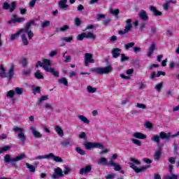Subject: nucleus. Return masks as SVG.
Returning <instances> with one entry per match:
<instances>
[{
	"label": "nucleus",
	"mask_w": 179,
	"mask_h": 179,
	"mask_svg": "<svg viewBox=\"0 0 179 179\" xmlns=\"http://www.w3.org/2000/svg\"><path fill=\"white\" fill-rule=\"evenodd\" d=\"M138 16L143 22H148V20H149V15L145 10H141L138 13Z\"/></svg>",
	"instance_id": "nucleus-17"
},
{
	"label": "nucleus",
	"mask_w": 179,
	"mask_h": 179,
	"mask_svg": "<svg viewBox=\"0 0 179 179\" xmlns=\"http://www.w3.org/2000/svg\"><path fill=\"white\" fill-rule=\"evenodd\" d=\"M161 156H162V147L160 145H158V149L157 150V152L155 154L154 160H155V162H159V160H160Z\"/></svg>",
	"instance_id": "nucleus-21"
},
{
	"label": "nucleus",
	"mask_w": 179,
	"mask_h": 179,
	"mask_svg": "<svg viewBox=\"0 0 179 179\" xmlns=\"http://www.w3.org/2000/svg\"><path fill=\"white\" fill-rule=\"evenodd\" d=\"M164 179H178V176L174 173H171V176H166Z\"/></svg>",
	"instance_id": "nucleus-41"
},
{
	"label": "nucleus",
	"mask_w": 179,
	"mask_h": 179,
	"mask_svg": "<svg viewBox=\"0 0 179 179\" xmlns=\"http://www.w3.org/2000/svg\"><path fill=\"white\" fill-rule=\"evenodd\" d=\"M13 17L15 20V23H22L26 20V18L24 17H17L16 18V15H13Z\"/></svg>",
	"instance_id": "nucleus-37"
},
{
	"label": "nucleus",
	"mask_w": 179,
	"mask_h": 179,
	"mask_svg": "<svg viewBox=\"0 0 179 179\" xmlns=\"http://www.w3.org/2000/svg\"><path fill=\"white\" fill-rule=\"evenodd\" d=\"M78 120H80V122H83V124H86L87 125H89L90 124V120L87 119L85 115H80L78 116Z\"/></svg>",
	"instance_id": "nucleus-24"
},
{
	"label": "nucleus",
	"mask_w": 179,
	"mask_h": 179,
	"mask_svg": "<svg viewBox=\"0 0 179 179\" xmlns=\"http://www.w3.org/2000/svg\"><path fill=\"white\" fill-rule=\"evenodd\" d=\"M170 7V1H166L164 4V10H169V8Z\"/></svg>",
	"instance_id": "nucleus-55"
},
{
	"label": "nucleus",
	"mask_w": 179,
	"mask_h": 179,
	"mask_svg": "<svg viewBox=\"0 0 179 179\" xmlns=\"http://www.w3.org/2000/svg\"><path fill=\"white\" fill-rule=\"evenodd\" d=\"M43 159H52L56 163H62L63 162L62 158L59 156H55L54 153L52 152L45 155H39L35 157V160H41Z\"/></svg>",
	"instance_id": "nucleus-8"
},
{
	"label": "nucleus",
	"mask_w": 179,
	"mask_h": 179,
	"mask_svg": "<svg viewBox=\"0 0 179 179\" xmlns=\"http://www.w3.org/2000/svg\"><path fill=\"white\" fill-rule=\"evenodd\" d=\"M134 45H135V43L131 42V43L124 44V48L125 50H129V48H134Z\"/></svg>",
	"instance_id": "nucleus-39"
},
{
	"label": "nucleus",
	"mask_w": 179,
	"mask_h": 179,
	"mask_svg": "<svg viewBox=\"0 0 179 179\" xmlns=\"http://www.w3.org/2000/svg\"><path fill=\"white\" fill-rule=\"evenodd\" d=\"M115 177V173L109 174L106 176V179H114Z\"/></svg>",
	"instance_id": "nucleus-60"
},
{
	"label": "nucleus",
	"mask_w": 179,
	"mask_h": 179,
	"mask_svg": "<svg viewBox=\"0 0 179 179\" xmlns=\"http://www.w3.org/2000/svg\"><path fill=\"white\" fill-rule=\"evenodd\" d=\"M14 132H19L17 135V138L20 140L22 145L26 143V134L24 133L26 131L23 128L15 127L13 128Z\"/></svg>",
	"instance_id": "nucleus-9"
},
{
	"label": "nucleus",
	"mask_w": 179,
	"mask_h": 179,
	"mask_svg": "<svg viewBox=\"0 0 179 179\" xmlns=\"http://www.w3.org/2000/svg\"><path fill=\"white\" fill-rule=\"evenodd\" d=\"M76 151L79 155H81V156H85V155H86V152H85V150H82V148H80V147H77L76 148Z\"/></svg>",
	"instance_id": "nucleus-36"
},
{
	"label": "nucleus",
	"mask_w": 179,
	"mask_h": 179,
	"mask_svg": "<svg viewBox=\"0 0 179 179\" xmlns=\"http://www.w3.org/2000/svg\"><path fill=\"white\" fill-rule=\"evenodd\" d=\"M83 38H92V40H96V35L92 32H83L77 36L78 41H82Z\"/></svg>",
	"instance_id": "nucleus-13"
},
{
	"label": "nucleus",
	"mask_w": 179,
	"mask_h": 179,
	"mask_svg": "<svg viewBox=\"0 0 179 179\" xmlns=\"http://www.w3.org/2000/svg\"><path fill=\"white\" fill-rule=\"evenodd\" d=\"M132 143L134 145H136L137 146H142V142L141 141L136 139V138H133L131 139Z\"/></svg>",
	"instance_id": "nucleus-43"
},
{
	"label": "nucleus",
	"mask_w": 179,
	"mask_h": 179,
	"mask_svg": "<svg viewBox=\"0 0 179 179\" xmlns=\"http://www.w3.org/2000/svg\"><path fill=\"white\" fill-rule=\"evenodd\" d=\"M176 158L174 157H171L168 159V161L169 162V163H171V164H176Z\"/></svg>",
	"instance_id": "nucleus-53"
},
{
	"label": "nucleus",
	"mask_w": 179,
	"mask_h": 179,
	"mask_svg": "<svg viewBox=\"0 0 179 179\" xmlns=\"http://www.w3.org/2000/svg\"><path fill=\"white\" fill-rule=\"evenodd\" d=\"M15 8H16V2L15 1H13L10 6L6 1L4 2L3 4V9H5V10H8V9H9L10 12L14 11Z\"/></svg>",
	"instance_id": "nucleus-16"
},
{
	"label": "nucleus",
	"mask_w": 179,
	"mask_h": 179,
	"mask_svg": "<svg viewBox=\"0 0 179 179\" xmlns=\"http://www.w3.org/2000/svg\"><path fill=\"white\" fill-rule=\"evenodd\" d=\"M25 166L27 167V169H29L30 173H34L36 171V167L33 165H31L29 163H26Z\"/></svg>",
	"instance_id": "nucleus-30"
},
{
	"label": "nucleus",
	"mask_w": 179,
	"mask_h": 179,
	"mask_svg": "<svg viewBox=\"0 0 179 179\" xmlns=\"http://www.w3.org/2000/svg\"><path fill=\"white\" fill-rule=\"evenodd\" d=\"M90 72H94V73H97L98 75H104L113 72V67L111 66H107L103 68H92L90 69Z\"/></svg>",
	"instance_id": "nucleus-7"
},
{
	"label": "nucleus",
	"mask_w": 179,
	"mask_h": 179,
	"mask_svg": "<svg viewBox=\"0 0 179 179\" xmlns=\"http://www.w3.org/2000/svg\"><path fill=\"white\" fill-rule=\"evenodd\" d=\"M172 136L171 133L169 132V133H166L164 131H161L159 133V136L157 135H154L152 138H151V141H152V142H155V143H157V146H160V138L161 139H166L169 140V138H171Z\"/></svg>",
	"instance_id": "nucleus-6"
},
{
	"label": "nucleus",
	"mask_w": 179,
	"mask_h": 179,
	"mask_svg": "<svg viewBox=\"0 0 179 179\" xmlns=\"http://www.w3.org/2000/svg\"><path fill=\"white\" fill-rule=\"evenodd\" d=\"M120 52H121V49L118 48H113L111 52L113 58H118V57L121 55Z\"/></svg>",
	"instance_id": "nucleus-22"
},
{
	"label": "nucleus",
	"mask_w": 179,
	"mask_h": 179,
	"mask_svg": "<svg viewBox=\"0 0 179 179\" xmlns=\"http://www.w3.org/2000/svg\"><path fill=\"white\" fill-rule=\"evenodd\" d=\"M14 92L15 93V94H23V88H20V87H15L14 88Z\"/></svg>",
	"instance_id": "nucleus-38"
},
{
	"label": "nucleus",
	"mask_w": 179,
	"mask_h": 179,
	"mask_svg": "<svg viewBox=\"0 0 179 179\" xmlns=\"http://www.w3.org/2000/svg\"><path fill=\"white\" fill-rule=\"evenodd\" d=\"M134 138H136V139H146L148 136L145 134H143L141 132H134L133 134Z\"/></svg>",
	"instance_id": "nucleus-25"
},
{
	"label": "nucleus",
	"mask_w": 179,
	"mask_h": 179,
	"mask_svg": "<svg viewBox=\"0 0 179 179\" xmlns=\"http://www.w3.org/2000/svg\"><path fill=\"white\" fill-rule=\"evenodd\" d=\"M85 66H89V64H94V59H93V55L90 53H85L84 58Z\"/></svg>",
	"instance_id": "nucleus-14"
},
{
	"label": "nucleus",
	"mask_w": 179,
	"mask_h": 179,
	"mask_svg": "<svg viewBox=\"0 0 179 179\" xmlns=\"http://www.w3.org/2000/svg\"><path fill=\"white\" fill-rule=\"evenodd\" d=\"M32 24H34V21H30L27 22L24 29H20L17 33L12 34L10 40L11 41H13V40H16V38H17V37L20 36L21 33H24L21 35V40L24 45H29V41L27 40V36H26V34L28 35V38L29 40H31V38L34 37V34H33L31 32V30H30V27Z\"/></svg>",
	"instance_id": "nucleus-1"
},
{
	"label": "nucleus",
	"mask_w": 179,
	"mask_h": 179,
	"mask_svg": "<svg viewBox=\"0 0 179 179\" xmlns=\"http://www.w3.org/2000/svg\"><path fill=\"white\" fill-rule=\"evenodd\" d=\"M132 20L131 19H127L126 20V25L124 27V29L120 30L118 32V34L120 36H124V34H127V33H129L132 30Z\"/></svg>",
	"instance_id": "nucleus-12"
},
{
	"label": "nucleus",
	"mask_w": 179,
	"mask_h": 179,
	"mask_svg": "<svg viewBox=\"0 0 179 179\" xmlns=\"http://www.w3.org/2000/svg\"><path fill=\"white\" fill-rule=\"evenodd\" d=\"M61 146L63 148H68L71 145V138H66L60 142Z\"/></svg>",
	"instance_id": "nucleus-26"
},
{
	"label": "nucleus",
	"mask_w": 179,
	"mask_h": 179,
	"mask_svg": "<svg viewBox=\"0 0 179 179\" xmlns=\"http://www.w3.org/2000/svg\"><path fill=\"white\" fill-rule=\"evenodd\" d=\"M58 82L60 85H64V86H69V84L68 83V80L65 77L59 78Z\"/></svg>",
	"instance_id": "nucleus-29"
},
{
	"label": "nucleus",
	"mask_w": 179,
	"mask_h": 179,
	"mask_svg": "<svg viewBox=\"0 0 179 179\" xmlns=\"http://www.w3.org/2000/svg\"><path fill=\"white\" fill-rule=\"evenodd\" d=\"M23 75H24L25 76H29V75H30V73H31V69H28L27 70H24L22 72Z\"/></svg>",
	"instance_id": "nucleus-54"
},
{
	"label": "nucleus",
	"mask_w": 179,
	"mask_h": 179,
	"mask_svg": "<svg viewBox=\"0 0 179 179\" xmlns=\"http://www.w3.org/2000/svg\"><path fill=\"white\" fill-rule=\"evenodd\" d=\"M36 0H31L29 5L31 8H34V5H36Z\"/></svg>",
	"instance_id": "nucleus-64"
},
{
	"label": "nucleus",
	"mask_w": 179,
	"mask_h": 179,
	"mask_svg": "<svg viewBox=\"0 0 179 179\" xmlns=\"http://www.w3.org/2000/svg\"><path fill=\"white\" fill-rule=\"evenodd\" d=\"M138 108H143V110H145L146 108V106L143 103H138L136 106Z\"/></svg>",
	"instance_id": "nucleus-56"
},
{
	"label": "nucleus",
	"mask_w": 179,
	"mask_h": 179,
	"mask_svg": "<svg viewBox=\"0 0 179 179\" xmlns=\"http://www.w3.org/2000/svg\"><path fill=\"white\" fill-rule=\"evenodd\" d=\"M8 150H10V146L9 145H6L0 148V155L1 153H3V152H8Z\"/></svg>",
	"instance_id": "nucleus-42"
},
{
	"label": "nucleus",
	"mask_w": 179,
	"mask_h": 179,
	"mask_svg": "<svg viewBox=\"0 0 179 179\" xmlns=\"http://www.w3.org/2000/svg\"><path fill=\"white\" fill-rule=\"evenodd\" d=\"M15 91H13V90H10V91H8V92H7L6 96H7V97H10V99H12V97H13V96H15Z\"/></svg>",
	"instance_id": "nucleus-46"
},
{
	"label": "nucleus",
	"mask_w": 179,
	"mask_h": 179,
	"mask_svg": "<svg viewBox=\"0 0 179 179\" xmlns=\"http://www.w3.org/2000/svg\"><path fill=\"white\" fill-rule=\"evenodd\" d=\"M35 78L36 79H44V76L41 75V73L38 71H37L35 73H34Z\"/></svg>",
	"instance_id": "nucleus-44"
},
{
	"label": "nucleus",
	"mask_w": 179,
	"mask_h": 179,
	"mask_svg": "<svg viewBox=\"0 0 179 179\" xmlns=\"http://www.w3.org/2000/svg\"><path fill=\"white\" fill-rule=\"evenodd\" d=\"M55 173L52 176V179H59L64 177V173L62 172V169L61 168H57L54 170Z\"/></svg>",
	"instance_id": "nucleus-15"
},
{
	"label": "nucleus",
	"mask_w": 179,
	"mask_h": 179,
	"mask_svg": "<svg viewBox=\"0 0 179 179\" xmlns=\"http://www.w3.org/2000/svg\"><path fill=\"white\" fill-rule=\"evenodd\" d=\"M55 132H57V135H59V136H61V138H62V136H64V130H62V129L59 126H55Z\"/></svg>",
	"instance_id": "nucleus-28"
},
{
	"label": "nucleus",
	"mask_w": 179,
	"mask_h": 179,
	"mask_svg": "<svg viewBox=\"0 0 179 179\" xmlns=\"http://www.w3.org/2000/svg\"><path fill=\"white\" fill-rule=\"evenodd\" d=\"M74 23L76 26L79 27L80 24H82V21H80V19L79 17H76L74 19Z\"/></svg>",
	"instance_id": "nucleus-50"
},
{
	"label": "nucleus",
	"mask_w": 179,
	"mask_h": 179,
	"mask_svg": "<svg viewBox=\"0 0 179 179\" xmlns=\"http://www.w3.org/2000/svg\"><path fill=\"white\" fill-rule=\"evenodd\" d=\"M45 100H48V95L42 96L38 100V106H41L43 101H45Z\"/></svg>",
	"instance_id": "nucleus-34"
},
{
	"label": "nucleus",
	"mask_w": 179,
	"mask_h": 179,
	"mask_svg": "<svg viewBox=\"0 0 179 179\" xmlns=\"http://www.w3.org/2000/svg\"><path fill=\"white\" fill-rule=\"evenodd\" d=\"M90 171H92V165L88 164L85 167H84L80 170V174L83 176V174L90 173Z\"/></svg>",
	"instance_id": "nucleus-20"
},
{
	"label": "nucleus",
	"mask_w": 179,
	"mask_h": 179,
	"mask_svg": "<svg viewBox=\"0 0 179 179\" xmlns=\"http://www.w3.org/2000/svg\"><path fill=\"white\" fill-rule=\"evenodd\" d=\"M31 87L34 94H37V93H40L41 92V88H40V87H36L35 85H32Z\"/></svg>",
	"instance_id": "nucleus-32"
},
{
	"label": "nucleus",
	"mask_w": 179,
	"mask_h": 179,
	"mask_svg": "<svg viewBox=\"0 0 179 179\" xmlns=\"http://www.w3.org/2000/svg\"><path fill=\"white\" fill-rule=\"evenodd\" d=\"M155 50H156V45L155 43H152L150 45L148 52V57H152V55L153 52H155Z\"/></svg>",
	"instance_id": "nucleus-27"
},
{
	"label": "nucleus",
	"mask_w": 179,
	"mask_h": 179,
	"mask_svg": "<svg viewBox=\"0 0 179 179\" xmlns=\"http://www.w3.org/2000/svg\"><path fill=\"white\" fill-rule=\"evenodd\" d=\"M15 75V65H11L8 71L6 73V69L3 64L0 65V78H8L10 80Z\"/></svg>",
	"instance_id": "nucleus-5"
},
{
	"label": "nucleus",
	"mask_w": 179,
	"mask_h": 179,
	"mask_svg": "<svg viewBox=\"0 0 179 179\" xmlns=\"http://www.w3.org/2000/svg\"><path fill=\"white\" fill-rule=\"evenodd\" d=\"M50 24H51V22L45 21L41 23V27H43V29H45V27H48V26H50Z\"/></svg>",
	"instance_id": "nucleus-48"
},
{
	"label": "nucleus",
	"mask_w": 179,
	"mask_h": 179,
	"mask_svg": "<svg viewBox=\"0 0 179 179\" xmlns=\"http://www.w3.org/2000/svg\"><path fill=\"white\" fill-rule=\"evenodd\" d=\"M51 61H50L48 59H43V62L41 61H38L36 64V67L38 68L41 66L45 71V72H50V73H52L55 78H59V72L55 70V69L51 66Z\"/></svg>",
	"instance_id": "nucleus-2"
},
{
	"label": "nucleus",
	"mask_w": 179,
	"mask_h": 179,
	"mask_svg": "<svg viewBox=\"0 0 179 179\" xmlns=\"http://www.w3.org/2000/svg\"><path fill=\"white\" fill-rule=\"evenodd\" d=\"M30 129H31L34 138H43V134H41V133H40L38 131H37L36 129V127L31 126L30 127Z\"/></svg>",
	"instance_id": "nucleus-18"
},
{
	"label": "nucleus",
	"mask_w": 179,
	"mask_h": 179,
	"mask_svg": "<svg viewBox=\"0 0 179 179\" xmlns=\"http://www.w3.org/2000/svg\"><path fill=\"white\" fill-rule=\"evenodd\" d=\"M69 171H71V168L68 167V166H64V174H69Z\"/></svg>",
	"instance_id": "nucleus-59"
},
{
	"label": "nucleus",
	"mask_w": 179,
	"mask_h": 179,
	"mask_svg": "<svg viewBox=\"0 0 179 179\" xmlns=\"http://www.w3.org/2000/svg\"><path fill=\"white\" fill-rule=\"evenodd\" d=\"M110 13L112 14V15H115L116 16V17H117L118 16V14L120 13V10L118 9H113V8H110Z\"/></svg>",
	"instance_id": "nucleus-45"
},
{
	"label": "nucleus",
	"mask_w": 179,
	"mask_h": 179,
	"mask_svg": "<svg viewBox=\"0 0 179 179\" xmlns=\"http://www.w3.org/2000/svg\"><path fill=\"white\" fill-rule=\"evenodd\" d=\"M96 91H97V88H96V87H93L90 85H88L87 87V93H96Z\"/></svg>",
	"instance_id": "nucleus-33"
},
{
	"label": "nucleus",
	"mask_w": 179,
	"mask_h": 179,
	"mask_svg": "<svg viewBox=\"0 0 179 179\" xmlns=\"http://www.w3.org/2000/svg\"><path fill=\"white\" fill-rule=\"evenodd\" d=\"M64 58H65L66 59L64 60V62H71V56H66L65 57V54L63 55Z\"/></svg>",
	"instance_id": "nucleus-62"
},
{
	"label": "nucleus",
	"mask_w": 179,
	"mask_h": 179,
	"mask_svg": "<svg viewBox=\"0 0 179 179\" xmlns=\"http://www.w3.org/2000/svg\"><path fill=\"white\" fill-rule=\"evenodd\" d=\"M169 67L171 68V69H174V68L179 69V62H171L169 64Z\"/></svg>",
	"instance_id": "nucleus-31"
},
{
	"label": "nucleus",
	"mask_w": 179,
	"mask_h": 179,
	"mask_svg": "<svg viewBox=\"0 0 179 179\" xmlns=\"http://www.w3.org/2000/svg\"><path fill=\"white\" fill-rule=\"evenodd\" d=\"M133 50L135 52V54H138V52H141V49L139 47H134Z\"/></svg>",
	"instance_id": "nucleus-58"
},
{
	"label": "nucleus",
	"mask_w": 179,
	"mask_h": 179,
	"mask_svg": "<svg viewBox=\"0 0 179 179\" xmlns=\"http://www.w3.org/2000/svg\"><path fill=\"white\" fill-rule=\"evenodd\" d=\"M163 87V82H161L159 83H157L155 86V89H156V90L159 92H162V89Z\"/></svg>",
	"instance_id": "nucleus-35"
},
{
	"label": "nucleus",
	"mask_w": 179,
	"mask_h": 179,
	"mask_svg": "<svg viewBox=\"0 0 179 179\" xmlns=\"http://www.w3.org/2000/svg\"><path fill=\"white\" fill-rule=\"evenodd\" d=\"M78 138L80 139H87V137L86 136V133L83 131L78 135Z\"/></svg>",
	"instance_id": "nucleus-52"
},
{
	"label": "nucleus",
	"mask_w": 179,
	"mask_h": 179,
	"mask_svg": "<svg viewBox=\"0 0 179 179\" xmlns=\"http://www.w3.org/2000/svg\"><path fill=\"white\" fill-rule=\"evenodd\" d=\"M72 40H73V37L72 36L62 38V41H66V43H71Z\"/></svg>",
	"instance_id": "nucleus-51"
},
{
	"label": "nucleus",
	"mask_w": 179,
	"mask_h": 179,
	"mask_svg": "<svg viewBox=\"0 0 179 179\" xmlns=\"http://www.w3.org/2000/svg\"><path fill=\"white\" fill-rule=\"evenodd\" d=\"M155 78H157V74H156V72L152 71L151 72V74H150V79H152V80H154Z\"/></svg>",
	"instance_id": "nucleus-57"
},
{
	"label": "nucleus",
	"mask_w": 179,
	"mask_h": 179,
	"mask_svg": "<svg viewBox=\"0 0 179 179\" xmlns=\"http://www.w3.org/2000/svg\"><path fill=\"white\" fill-rule=\"evenodd\" d=\"M98 166H110L111 167H114L115 171H120L121 169V166L119 164L114 162L112 159H110L109 162H107V158L101 157L97 161Z\"/></svg>",
	"instance_id": "nucleus-3"
},
{
	"label": "nucleus",
	"mask_w": 179,
	"mask_h": 179,
	"mask_svg": "<svg viewBox=\"0 0 179 179\" xmlns=\"http://www.w3.org/2000/svg\"><path fill=\"white\" fill-rule=\"evenodd\" d=\"M150 10H151V12H152L154 16H162V15H163V13L162 12H160L159 10L156 9V7H155L153 6H150Z\"/></svg>",
	"instance_id": "nucleus-23"
},
{
	"label": "nucleus",
	"mask_w": 179,
	"mask_h": 179,
	"mask_svg": "<svg viewBox=\"0 0 179 179\" xmlns=\"http://www.w3.org/2000/svg\"><path fill=\"white\" fill-rule=\"evenodd\" d=\"M21 64H22L23 68H26V66H27V65H29V61L27 60V58H22L21 59Z\"/></svg>",
	"instance_id": "nucleus-40"
},
{
	"label": "nucleus",
	"mask_w": 179,
	"mask_h": 179,
	"mask_svg": "<svg viewBox=\"0 0 179 179\" xmlns=\"http://www.w3.org/2000/svg\"><path fill=\"white\" fill-rule=\"evenodd\" d=\"M129 57H127L125 54L121 55V59H120L121 62H125V61H129Z\"/></svg>",
	"instance_id": "nucleus-49"
},
{
	"label": "nucleus",
	"mask_w": 179,
	"mask_h": 179,
	"mask_svg": "<svg viewBox=\"0 0 179 179\" xmlns=\"http://www.w3.org/2000/svg\"><path fill=\"white\" fill-rule=\"evenodd\" d=\"M24 157H26V155L24 154L17 155L15 158H10V155H6L4 157V162L6 163H11L13 164V163H15V162H19L20 160H23V159H24Z\"/></svg>",
	"instance_id": "nucleus-11"
},
{
	"label": "nucleus",
	"mask_w": 179,
	"mask_h": 179,
	"mask_svg": "<svg viewBox=\"0 0 179 179\" xmlns=\"http://www.w3.org/2000/svg\"><path fill=\"white\" fill-rule=\"evenodd\" d=\"M67 3L68 0H61L59 1V8L63 10H66L69 8V6L66 4Z\"/></svg>",
	"instance_id": "nucleus-19"
},
{
	"label": "nucleus",
	"mask_w": 179,
	"mask_h": 179,
	"mask_svg": "<svg viewBox=\"0 0 179 179\" xmlns=\"http://www.w3.org/2000/svg\"><path fill=\"white\" fill-rule=\"evenodd\" d=\"M129 167H131V169H133L135 173H137L146 171V170L148 169L149 167H150V166H143L140 168H138V166L135 165L139 166L141 164V162L138 161V159L135 158H131L130 162H129Z\"/></svg>",
	"instance_id": "nucleus-4"
},
{
	"label": "nucleus",
	"mask_w": 179,
	"mask_h": 179,
	"mask_svg": "<svg viewBox=\"0 0 179 179\" xmlns=\"http://www.w3.org/2000/svg\"><path fill=\"white\" fill-rule=\"evenodd\" d=\"M84 146L87 150H92V149H104V145L101 143L85 142Z\"/></svg>",
	"instance_id": "nucleus-10"
},
{
	"label": "nucleus",
	"mask_w": 179,
	"mask_h": 179,
	"mask_svg": "<svg viewBox=\"0 0 179 179\" xmlns=\"http://www.w3.org/2000/svg\"><path fill=\"white\" fill-rule=\"evenodd\" d=\"M45 108H47V109H49V110H53L54 108H52V106H51V104L50 103H45V106H44Z\"/></svg>",
	"instance_id": "nucleus-61"
},
{
	"label": "nucleus",
	"mask_w": 179,
	"mask_h": 179,
	"mask_svg": "<svg viewBox=\"0 0 179 179\" xmlns=\"http://www.w3.org/2000/svg\"><path fill=\"white\" fill-rule=\"evenodd\" d=\"M66 30H69V25H64L62 27H60L59 31L62 33H65V31H66Z\"/></svg>",
	"instance_id": "nucleus-47"
},
{
	"label": "nucleus",
	"mask_w": 179,
	"mask_h": 179,
	"mask_svg": "<svg viewBox=\"0 0 179 179\" xmlns=\"http://www.w3.org/2000/svg\"><path fill=\"white\" fill-rule=\"evenodd\" d=\"M100 19H106V15H104V14H98L97 15V20H100Z\"/></svg>",
	"instance_id": "nucleus-63"
}]
</instances>
